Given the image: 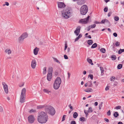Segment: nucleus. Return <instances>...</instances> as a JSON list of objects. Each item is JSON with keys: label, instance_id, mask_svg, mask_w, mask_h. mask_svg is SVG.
I'll use <instances>...</instances> for the list:
<instances>
[{"label": "nucleus", "instance_id": "a211bd4d", "mask_svg": "<svg viewBox=\"0 0 124 124\" xmlns=\"http://www.w3.org/2000/svg\"><path fill=\"white\" fill-rule=\"evenodd\" d=\"M38 51V48L36 47L34 50V54L35 55H36L37 54Z\"/></svg>", "mask_w": 124, "mask_h": 124}, {"label": "nucleus", "instance_id": "e2e57ef3", "mask_svg": "<svg viewBox=\"0 0 124 124\" xmlns=\"http://www.w3.org/2000/svg\"><path fill=\"white\" fill-rule=\"evenodd\" d=\"M111 14H112V12L111 11H110V12H109V13H108V17H109L111 15Z\"/></svg>", "mask_w": 124, "mask_h": 124}, {"label": "nucleus", "instance_id": "4c0bfd02", "mask_svg": "<svg viewBox=\"0 0 124 124\" xmlns=\"http://www.w3.org/2000/svg\"><path fill=\"white\" fill-rule=\"evenodd\" d=\"M121 106H117L114 109H119L121 108Z\"/></svg>", "mask_w": 124, "mask_h": 124}, {"label": "nucleus", "instance_id": "052dcab7", "mask_svg": "<svg viewBox=\"0 0 124 124\" xmlns=\"http://www.w3.org/2000/svg\"><path fill=\"white\" fill-rule=\"evenodd\" d=\"M94 23L95 24H100L101 23L100 22H98L97 21H95L94 22Z\"/></svg>", "mask_w": 124, "mask_h": 124}, {"label": "nucleus", "instance_id": "4d7b16f0", "mask_svg": "<svg viewBox=\"0 0 124 124\" xmlns=\"http://www.w3.org/2000/svg\"><path fill=\"white\" fill-rule=\"evenodd\" d=\"M91 40H89L87 41V44L89 45H91Z\"/></svg>", "mask_w": 124, "mask_h": 124}, {"label": "nucleus", "instance_id": "9b49d317", "mask_svg": "<svg viewBox=\"0 0 124 124\" xmlns=\"http://www.w3.org/2000/svg\"><path fill=\"white\" fill-rule=\"evenodd\" d=\"M80 28L81 27L80 26H78L74 31V32L77 36H78L79 35L80 33Z\"/></svg>", "mask_w": 124, "mask_h": 124}, {"label": "nucleus", "instance_id": "6e6552de", "mask_svg": "<svg viewBox=\"0 0 124 124\" xmlns=\"http://www.w3.org/2000/svg\"><path fill=\"white\" fill-rule=\"evenodd\" d=\"M89 18L90 16H88L86 18L81 19L79 21V22L84 24H86L87 23Z\"/></svg>", "mask_w": 124, "mask_h": 124}, {"label": "nucleus", "instance_id": "49530a36", "mask_svg": "<svg viewBox=\"0 0 124 124\" xmlns=\"http://www.w3.org/2000/svg\"><path fill=\"white\" fill-rule=\"evenodd\" d=\"M106 19L102 20L101 22H100L101 23H105V22Z\"/></svg>", "mask_w": 124, "mask_h": 124}, {"label": "nucleus", "instance_id": "7c9ffc66", "mask_svg": "<svg viewBox=\"0 0 124 124\" xmlns=\"http://www.w3.org/2000/svg\"><path fill=\"white\" fill-rule=\"evenodd\" d=\"M88 84L89 85H88V87H92V81H89L88 82Z\"/></svg>", "mask_w": 124, "mask_h": 124}, {"label": "nucleus", "instance_id": "7ed1b4c3", "mask_svg": "<svg viewBox=\"0 0 124 124\" xmlns=\"http://www.w3.org/2000/svg\"><path fill=\"white\" fill-rule=\"evenodd\" d=\"M61 82L60 78L57 77L55 79L53 84L54 88L56 90L58 89L60 87Z\"/></svg>", "mask_w": 124, "mask_h": 124}, {"label": "nucleus", "instance_id": "5fc2aeb1", "mask_svg": "<svg viewBox=\"0 0 124 124\" xmlns=\"http://www.w3.org/2000/svg\"><path fill=\"white\" fill-rule=\"evenodd\" d=\"M3 111V109L2 107L0 106V112H2Z\"/></svg>", "mask_w": 124, "mask_h": 124}, {"label": "nucleus", "instance_id": "aec40b11", "mask_svg": "<svg viewBox=\"0 0 124 124\" xmlns=\"http://www.w3.org/2000/svg\"><path fill=\"white\" fill-rule=\"evenodd\" d=\"M46 107V106L44 105H40L37 107V108L38 109H40Z\"/></svg>", "mask_w": 124, "mask_h": 124}, {"label": "nucleus", "instance_id": "e433bc0d", "mask_svg": "<svg viewBox=\"0 0 124 124\" xmlns=\"http://www.w3.org/2000/svg\"><path fill=\"white\" fill-rule=\"evenodd\" d=\"M35 112V110L33 109H31L29 111V112L30 113H32V112Z\"/></svg>", "mask_w": 124, "mask_h": 124}, {"label": "nucleus", "instance_id": "2eb2a0df", "mask_svg": "<svg viewBox=\"0 0 124 124\" xmlns=\"http://www.w3.org/2000/svg\"><path fill=\"white\" fill-rule=\"evenodd\" d=\"M43 92H45L49 95H51V91L49 90V89H45L43 90Z\"/></svg>", "mask_w": 124, "mask_h": 124}, {"label": "nucleus", "instance_id": "a878e982", "mask_svg": "<svg viewBox=\"0 0 124 124\" xmlns=\"http://www.w3.org/2000/svg\"><path fill=\"white\" fill-rule=\"evenodd\" d=\"M97 46V44L96 43H95L93 44L91 46V48H94Z\"/></svg>", "mask_w": 124, "mask_h": 124}, {"label": "nucleus", "instance_id": "473e14b6", "mask_svg": "<svg viewBox=\"0 0 124 124\" xmlns=\"http://www.w3.org/2000/svg\"><path fill=\"white\" fill-rule=\"evenodd\" d=\"M122 67V64H119L117 66V68L118 69H121Z\"/></svg>", "mask_w": 124, "mask_h": 124}, {"label": "nucleus", "instance_id": "864d4df0", "mask_svg": "<svg viewBox=\"0 0 124 124\" xmlns=\"http://www.w3.org/2000/svg\"><path fill=\"white\" fill-rule=\"evenodd\" d=\"M105 22L107 23L109 25L110 24V23L109 22L107 19H106Z\"/></svg>", "mask_w": 124, "mask_h": 124}, {"label": "nucleus", "instance_id": "f704fd0d", "mask_svg": "<svg viewBox=\"0 0 124 124\" xmlns=\"http://www.w3.org/2000/svg\"><path fill=\"white\" fill-rule=\"evenodd\" d=\"M88 111H89V113L92 112L93 111L92 108L91 107H90L89 108L88 110Z\"/></svg>", "mask_w": 124, "mask_h": 124}, {"label": "nucleus", "instance_id": "9d476101", "mask_svg": "<svg viewBox=\"0 0 124 124\" xmlns=\"http://www.w3.org/2000/svg\"><path fill=\"white\" fill-rule=\"evenodd\" d=\"M28 119L29 122L32 123H33L35 120L33 116L31 115L28 117Z\"/></svg>", "mask_w": 124, "mask_h": 124}, {"label": "nucleus", "instance_id": "6e6d98bb", "mask_svg": "<svg viewBox=\"0 0 124 124\" xmlns=\"http://www.w3.org/2000/svg\"><path fill=\"white\" fill-rule=\"evenodd\" d=\"M113 36L115 37H117V34L116 32H115L113 34Z\"/></svg>", "mask_w": 124, "mask_h": 124}, {"label": "nucleus", "instance_id": "cd10ccee", "mask_svg": "<svg viewBox=\"0 0 124 124\" xmlns=\"http://www.w3.org/2000/svg\"><path fill=\"white\" fill-rule=\"evenodd\" d=\"M43 74H45L46 72V67H44V68L43 69Z\"/></svg>", "mask_w": 124, "mask_h": 124}, {"label": "nucleus", "instance_id": "09e8293b", "mask_svg": "<svg viewBox=\"0 0 124 124\" xmlns=\"http://www.w3.org/2000/svg\"><path fill=\"white\" fill-rule=\"evenodd\" d=\"M111 114V112L110 110H109L108 111L107 113V115L108 116H109Z\"/></svg>", "mask_w": 124, "mask_h": 124}, {"label": "nucleus", "instance_id": "1a4fd4ad", "mask_svg": "<svg viewBox=\"0 0 124 124\" xmlns=\"http://www.w3.org/2000/svg\"><path fill=\"white\" fill-rule=\"evenodd\" d=\"M2 84L3 86L5 92L7 93L8 92V87L7 84L4 82H2Z\"/></svg>", "mask_w": 124, "mask_h": 124}, {"label": "nucleus", "instance_id": "c85d7f7f", "mask_svg": "<svg viewBox=\"0 0 124 124\" xmlns=\"http://www.w3.org/2000/svg\"><path fill=\"white\" fill-rule=\"evenodd\" d=\"M124 52V49H119L118 51V54H121L122 53Z\"/></svg>", "mask_w": 124, "mask_h": 124}, {"label": "nucleus", "instance_id": "79ce46f5", "mask_svg": "<svg viewBox=\"0 0 124 124\" xmlns=\"http://www.w3.org/2000/svg\"><path fill=\"white\" fill-rule=\"evenodd\" d=\"M110 81H112L113 79L115 80L116 78L114 77H112L110 78Z\"/></svg>", "mask_w": 124, "mask_h": 124}, {"label": "nucleus", "instance_id": "ddd939ff", "mask_svg": "<svg viewBox=\"0 0 124 124\" xmlns=\"http://www.w3.org/2000/svg\"><path fill=\"white\" fill-rule=\"evenodd\" d=\"M65 5L63 2H59L58 3V6L59 8H63L65 7Z\"/></svg>", "mask_w": 124, "mask_h": 124}, {"label": "nucleus", "instance_id": "603ef678", "mask_svg": "<svg viewBox=\"0 0 124 124\" xmlns=\"http://www.w3.org/2000/svg\"><path fill=\"white\" fill-rule=\"evenodd\" d=\"M5 4L3 5V6H5V5H6L7 6H8L9 5V3L8 2H5Z\"/></svg>", "mask_w": 124, "mask_h": 124}, {"label": "nucleus", "instance_id": "c03bdc74", "mask_svg": "<svg viewBox=\"0 0 124 124\" xmlns=\"http://www.w3.org/2000/svg\"><path fill=\"white\" fill-rule=\"evenodd\" d=\"M67 46H67V44L66 42H65V48H64V50H66V49L67 48Z\"/></svg>", "mask_w": 124, "mask_h": 124}, {"label": "nucleus", "instance_id": "de8ad7c7", "mask_svg": "<svg viewBox=\"0 0 124 124\" xmlns=\"http://www.w3.org/2000/svg\"><path fill=\"white\" fill-rule=\"evenodd\" d=\"M102 103H103L102 102L101 104L99 105V109L100 110L101 109V108L102 106Z\"/></svg>", "mask_w": 124, "mask_h": 124}, {"label": "nucleus", "instance_id": "ea45409f", "mask_svg": "<svg viewBox=\"0 0 124 124\" xmlns=\"http://www.w3.org/2000/svg\"><path fill=\"white\" fill-rule=\"evenodd\" d=\"M116 45L117 46H118L120 45V43L119 42H116L115 43Z\"/></svg>", "mask_w": 124, "mask_h": 124}, {"label": "nucleus", "instance_id": "c756f323", "mask_svg": "<svg viewBox=\"0 0 124 124\" xmlns=\"http://www.w3.org/2000/svg\"><path fill=\"white\" fill-rule=\"evenodd\" d=\"M100 51L103 53H104L106 51L105 49L104 48H101L100 50Z\"/></svg>", "mask_w": 124, "mask_h": 124}, {"label": "nucleus", "instance_id": "a18cd8bd", "mask_svg": "<svg viewBox=\"0 0 124 124\" xmlns=\"http://www.w3.org/2000/svg\"><path fill=\"white\" fill-rule=\"evenodd\" d=\"M108 10V8L107 7H106L104 9V12H106Z\"/></svg>", "mask_w": 124, "mask_h": 124}, {"label": "nucleus", "instance_id": "58836bf2", "mask_svg": "<svg viewBox=\"0 0 124 124\" xmlns=\"http://www.w3.org/2000/svg\"><path fill=\"white\" fill-rule=\"evenodd\" d=\"M66 116V115H63V116L62 117V122L63 121H64V120H65V117Z\"/></svg>", "mask_w": 124, "mask_h": 124}, {"label": "nucleus", "instance_id": "b1692460", "mask_svg": "<svg viewBox=\"0 0 124 124\" xmlns=\"http://www.w3.org/2000/svg\"><path fill=\"white\" fill-rule=\"evenodd\" d=\"M111 58L112 60H115L116 59V56L115 55H111Z\"/></svg>", "mask_w": 124, "mask_h": 124}, {"label": "nucleus", "instance_id": "13d9d810", "mask_svg": "<svg viewBox=\"0 0 124 124\" xmlns=\"http://www.w3.org/2000/svg\"><path fill=\"white\" fill-rule=\"evenodd\" d=\"M109 86L108 85H107L106 87L105 88V90L106 91H107L108 90H109Z\"/></svg>", "mask_w": 124, "mask_h": 124}, {"label": "nucleus", "instance_id": "0eeeda50", "mask_svg": "<svg viewBox=\"0 0 124 124\" xmlns=\"http://www.w3.org/2000/svg\"><path fill=\"white\" fill-rule=\"evenodd\" d=\"M28 36V34L27 33L25 32L23 33L19 38L18 40L19 42H20L22 41L25 38H26Z\"/></svg>", "mask_w": 124, "mask_h": 124}, {"label": "nucleus", "instance_id": "4468645a", "mask_svg": "<svg viewBox=\"0 0 124 124\" xmlns=\"http://www.w3.org/2000/svg\"><path fill=\"white\" fill-rule=\"evenodd\" d=\"M52 74L48 73L47 75V79L49 81H50L52 78Z\"/></svg>", "mask_w": 124, "mask_h": 124}, {"label": "nucleus", "instance_id": "680f3d73", "mask_svg": "<svg viewBox=\"0 0 124 124\" xmlns=\"http://www.w3.org/2000/svg\"><path fill=\"white\" fill-rule=\"evenodd\" d=\"M64 57L65 59H68L67 56L66 55H64Z\"/></svg>", "mask_w": 124, "mask_h": 124}, {"label": "nucleus", "instance_id": "dca6fc26", "mask_svg": "<svg viewBox=\"0 0 124 124\" xmlns=\"http://www.w3.org/2000/svg\"><path fill=\"white\" fill-rule=\"evenodd\" d=\"M48 73H49L52 74V72H53V69L52 67H50L48 70Z\"/></svg>", "mask_w": 124, "mask_h": 124}, {"label": "nucleus", "instance_id": "f03ea898", "mask_svg": "<svg viewBox=\"0 0 124 124\" xmlns=\"http://www.w3.org/2000/svg\"><path fill=\"white\" fill-rule=\"evenodd\" d=\"M71 9L70 8H67L65 10L64 13H62V15L63 18L67 19L70 16V15L71 14Z\"/></svg>", "mask_w": 124, "mask_h": 124}, {"label": "nucleus", "instance_id": "c9c22d12", "mask_svg": "<svg viewBox=\"0 0 124 124\" xmlns=\"http://www.w3.org/2000/svg\"><path fill=\"white\" fill-rule=\"evenodd\" d=\"M114 19L115 21H117L119 20V18L118 16H115L114 18Z\"/></svg>", "mask_w": 124, "mask_h": 124}, {"label": "nucleus", "instance_id": "f257e3e1", "mask_svg": "<svg viewBox=\"0 0 124 124\" xmlns=\"http://www.w3.org/2000/svg\"><path fill=\"white\" fill-rule=\"evenodd\" d=\"M48 119V117L45 112H41L38 115L37 117L38 121L41 124L46 123Z\"/></svg>", "mask_w": 124, "mask_h": 124}, {"label": "nucleus", "instance_id": "6ab92c4d", "mask_svg": "<svg viewBox=\"0 0 124 124\" xmlns=\"http://www.w3.org/2000/svg\"><path fill=\"white\" fill-rule=\"evenodd\" d=\"M87 60L88 63L91 64V65H93V63L92 62V60L90 59L89 58L87 59Z\"/></svg>", "mask_w": 124, "mask_h": 124}, {"label": "nucleus", "instance_id": "774afa93", "mask_svg": "<svg viewBox=\"0 0 124 124\" xmlns=\"http://www.w3.org/2000/svg\"><path fill=\"white\" fill-rule=\"evenodd\" d=\"M91 28H91V27H90V26H88V28L87 29V31H89Z\"/></svg>", "mask_w": 124, "mask_h": 124}, {"label": "nucleus", "instance_id": "bb28decb", "mask_svg": "<svg viewBox=\"0 0 124 124\" xmlns=\"http://www.w3.org/2000/svg\"><path fill=\"white\" fill-rule=\"evenodd\" d=\"M79 120L82 122L85 121V117H80L79 118Z\"/></svg>", "mask_w": 124, "mask_h": 124}, {"label": "nucleus", "instance_id": "393cba45", "mask_svg": "<svg viewBox=\"0 0 124 124\" xmlns=\"http://www.w3.org/2000/svg\"><path fill=\"white\" fill-rule=\"evenodd\" d=\"M78 116V114L77 112H75L73 114V117L74 118H76Z\"/></svg>", "mask_w": 124, "mask_h": 124}, {"label": "nucleus", "instance_id": "5701e85b", "mask_svg": "<svg viewBox=\"0 0 124 124\" xmlns=\"http://www.w3.org/2000/svg\"><path fill=\"white\" fill-rule=\"evenodd\" d=\"M100 70L101 71V76H102L104 74L103 72L104 71V70L103 68L101 67H100Z\"/></svg>", "mask_w": 124, "mask_h": 124}, {"label": "nucleus", "instance_id": "4be33fe9", "mask_svg": "<svg viewBox=\"0 0 124 124\" xmlns=\"http://www.w3.org/2000/svg\"><path fill=\"white\" fill-rule=\"evenodd\" d=\"M82 37V35L80 34L79 35L78 37H77L75 39V42L77 41L80 38Z\"/></svg>", "mask_w": 124, "mask_h": 124}, {"label": "nucleus", "instance_id": "69168bd1", "mask_svg": "<svg viewBox=\"0 0 124 124\" xmlns=\"http://www.w3.org/2000/svg\"><path fill=\"white\" fill-rule=\"evenodd\" d=\"M104 120L105 121L107 122H109V120L108 119L106 118H105L104 119Z\"/></svg>", "mask_w": 124, "mask_h": 124}, {"label": "nucleus", "instance_id": "0e129e2a", "mask_svg": "<svg viewBox=\"0 0 124 124\" xmlns=\"http://www.w3.org/2000/svg\"><path fill=\"white\" fill-rule=\"evenodd\" d=\"M11 51L10 49H8V54H9L11 53Z\"/></svg>", "mask_w": 124, "mask_h": 124}, {"label": "nucleus", "instance_id": "412c9836", "mask_svg": "<svg viewBox=\"0 0 124 124\" xmlns=\"http://www.w3.org/2000/svg\"><path fill=\"white\" fill-rule=\"evenodd\" d=\"M119 115V114L117 112H115L113 114L114 116L116 118Z\"/></svg>", "mask_w": 124, "mask_h": 124}, {"label": "nucleus", "instance_id": "3c124183", "mask_svg": "<svg viewBox=\"0 0 124 124\" xmlns=\"http://www.w3.org/2000/svg\"><path fill=\"white\" fill-rule=\"evenodd\" d=\"M68 77L67 79H69L70 78V73H69V72H68Z\"/></svg>", "mask_w": 124, "mask_h": 124}, {"label": "nucleus", "instance_id": "f3484780", "mask_svg": "<svg viewBox=\"0 0 124 124\" xmlns=\"http://www.w3.org/2000/svg\"><path fill=\"white\" fill-rule=\"evenodd\" d=\"M84 90L85 91L87 92H92L93 91V89L90 88H87Z\"/></svg>", "mask_w": 124, "mask_h": 124}, {"label": "nucleus", "instance_id": "2f4dec72", "mask_svg": "<svg viewBox=\"0 0 124 124\" xmlns=\"http://www.w3.org/2000/svg\"><path fill=\"white\" fill-rule=\"evenodd\" d=\"M84 112L85 113V114L86 116L87 117L88 115L89 111L88 110H84Z\"/></svg>", "mask_w": 124, "mask_h": 124}, {"label": "nucleus", "instance_id": "bf43d9fd", "mask_svg": "<svg viewBox=\"0 0 124 124\" xmlns=\"http://www.w3.org/2000/svg\"><path fill=\"white\" fill-rule=\"evenodd\" d=\"M69 107H70V109L72 110L73 109V107L72 106H71V104H70L69 105Z\"/></svg>", "mask_w": 124, "mask_h": 124}, {"label": "nucleus", "instance_id": "72a5a7b5", "mask_svg": "<svg viewBox=\"0 0 124 124\" xmlns=\"http://www.w3.org/2000/svg\"><path fill=\"white\" fill-rule=\"evenodd\" d=\"M53 58L54 60V61L57 62V63H60V62L59 61L55 58L53 57Z\"/></svg>", "mask_w": 124, "mask_h": 124}, {"label": "nucleus", "instance_id": "20e7f679", "mask_svg": "<svg viewBox=\"0 0 124 124\" xmlns=\"http://www.w3.org/2000/svg\"><path fill=\"white\" fill-rule=\"evenodd\" d=\"M46 111L52 116L54 115L55 113L54 108L53 107L49 106H46L45 108Z\"/></svg>", "mask_w": 124, "mask_h": 124}, {"label": "nucleus", "instance_id": "423d86ee", "mask_svg": "<svg viewBox=\"0 0 124 124\" xmlns=\"http://www.w3.org/2000/svg\"><path fill=\"white\" fill-rule=\"evenodd\" d=\"M88 11V8L86 5H83L81 8L80 9L81 14L82 15L86 14Z\"/></svg>", "mask_w": 124, "mask_h": 124}, {"label": "nucleus", "instance_id": "37998d69", "mask_svg": "<svg viewBox=\"0 0 124 124\" xmlns=\"http://www.w3.org/2000/svg\"><path fill=\"white\" fill-rule=\"evenodd\" d=\"M90 77L91 79L92 80L93 79V75L90 74L88 75V77Z\"/></svg>", "mask_w": 124, "mask_h": 124}, {"label": "nucleus", "instance_id": "338daca9", "mask_svg": "<svg viewBox=\"0 0 124 124\" xmlns=\"http://www.w3.org/2000/svg\"><path fill=\"white\" fill-rule=\"evenodd\" d=\"M54 74L55 75H57L58 74V73L57 71H56L54 72Z\"/></svg>", "mask_w": 124, "mask_h": 124}, {"label": "nucleus", "instance_id": "8fccbe9b", "mask_svg": "<svg viewBox=\"0 0 124 124\" xmlns=\"http://www.w3.org/2000/svg\"><path fill=\"white\" fill-rule=\"evenodd\" d=\"M70 124H76V123L75 121H72L71 122Z\"/></svg>", "mask_w": 124, "mask_h": 124}, {"label": "nucleus", "instance_id": "f8f14e48", "mask_svg": "<svg viewBox=\"0 0 124 124\" xmlns=\"http://www.w3.org/2000/svg\"><path fill=\"white\" fill-rule=\"evenodd\" d=\"M36 62L35 60V59L33 60L31 62V67L33 69H35L36 67Z\"/></svg>", "mask_w": 124, "mask_h": 124}, {"label": "nucleus", "instance_id": "39448f33", "mask_svg": "<svg viewBox=\"0 0 124 124\" xmlns=\"http://www.w3.org/2000/svg\"><path fill=\"white\" fill-rule=\"evenodd\" d=\"M26 89L25 88H23L21 94L20 98V102L21 103H23L25 101L26 95Z\"/></svg>", "mask_w": 124, "mask_h": 124}, {"label": "nucleus", "instance_id": "a19ab883", "mask_svg": "<svg viewBox=\"0 0 124 124\" xmlns=\"http://www.w3.org/2000/svg\"><path fill=\"white\" fill-rule=\"evenodd\" d=\"M90 26L92 28H94L96 27V25L95 24H93L92 25Z\"/></svg>", "mask_w": 124, "mask_h": 124}]
</instances>
